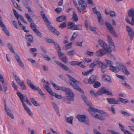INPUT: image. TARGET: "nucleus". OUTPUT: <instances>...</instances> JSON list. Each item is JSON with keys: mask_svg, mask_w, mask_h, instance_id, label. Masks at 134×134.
Segmentation results:
<instances>
[{"mask_svg": "<svg viewBox=\"0 0 134 134\" xmlns=\"http://www.w3.org/2000/svg\"><path fill=\"white\" fill-rule=\"evenodd\" d=\"M82 99L86 104L87 105L90 107V108L88 109V110L93 117L101 120L103 121L105 120V118L103 116L100 114H97L95 112H97L100 114H103L104 113L103 111L91 107V102L90 101L87 100L86 96L84 95H82Z\"/></svg>", "mask_w": 134, "mask_h": 134, "instance_id": "f257e3e1", "label": "nucleus"}, {"mask_svg": "<svg viewBox=\"0 0 134 134\" xmlns=\"http://www.w3.org/2000/svg\"><path fill=\"white\" fill-rule=\"evenodd\" d=\"M16 94L21 102L25 110L26 111L29 115L31 118H33V114L31 111L24 102L23 100L24 99V97L23 95L21 92L19 91H17L16 92Z\"/></svg>", "mask_w": 134, "mask_h": 134, "instance_id": "f03ea898", "label": "nucleus"}, {"mask_svg": "<svg viewBox=\"0 0 134 134\" xmlns=\"http://www.w3.org/2000/svg\"><path fill=\"white\" fill-rule=\"evenodd\" d=\"M67 75L71 81V82H70V85H71L73 88L76 90L79 91L81 93H83V91L77 85V83H78V81L68 74H67Z\"/></svg>", "mask_w": 134, "mask_h": 134, "instance_id": "7ed1b4c3", "label": "nucleus"}, {"mask_svg": "<svg viewBox=\"0 0 134 134\" xmlns=\"http://www.w3.org/2000/svg\"><path fill=\"white\" fill-rule=\"evenodd\" d=\"M78 120L81 122H84L87 125H89L90 122L87 119V117L85 115H78L76 117Z\"/></svg>", "mask_w": 134, "mask_h": 134, "instance_id": "20e7f679", "label": "nucleus"}, {"mask_svg": "<svg viewBox=\"0 0 134 134\" xmlns=\"http://www.w3.org/2000/svg\"><path fill=\"white\" fill-rule=\"evenodd\" d=\"M68 26H70L68 28H70L72 30H81L82 29V26L81 25H75V23L72 22L68 23Z\"/></svg>", "mask_w": 134, "mask_h": 134, "instance_id": "39448f33", "label": "nucleus"}, {"mask_svg": "<svg viewBox=\"0 0 134 134\" xmlns=\"http://www.w3.org/2000/svg\"><path fill=\"white\" fill-rule=\"evenodd\" d=\"M66 94H68V96L66 97V99L65 100L66 102L68 104H70L71 102L74 100V94L72 90L69 91Z\"/></svg>", "mask_w": 134, "mask_h": 134, "instance_id": "423d86ee", "label": "nucleus"}, {"mask_svg": "<svg viewBox=\"0 0 134 134\" xmlns=\"http://www.w3.org/2000/svg\"><path fill=\"white\" fill-rule=\"evenodd\" d=\"M116 76L118 78L121 79L120 81V82L123 86L129 89H131L132 88L130 85L126 83V82L125 80V77L124 76H121L116 74Z\"/></svg>", "mask_w": 134, "mask_h": 134, "instance_id": "0eeeda50", "label": "nucleus"}, {"mask_svg": "<svg viewBox=\"0 0 134 134\" xmlns=\"http://www.w3.org/2000/svg\"><path fill=\"white\" fill-rule=\"evenodd\" d=\"M97 94L102 95L103 94L113 96V94L111 91H109L107 89L103 87L100 89L97 92Z\"/></svg>", "mask_w": 134, "mask_h": 134, "instance_id": "6e6552de", "label": "nucleus"}, {"mask_svg": "<svg viewBox=\"0 0 134 134\" xmlns=\"http://www.w3.org/2000/svg\"><path fill=\"white\" fill-rule=\"evenodd\" d=\"M98 42L101 47L103 48L104 49L106 50L108 52H111V50L110 48H109V46L104 41L99 40H98Z\"/></svg>", "mask_w": 134, "mask_h": 134, "instance_id": "1a4fd4ad", "label": "nucleus"}, {"mask_svg": "<svg viewBox=\"0 0 134 134\" xmlns=\"http://www.w3.org/2000/svg\"><path fill=\"white\" fill-rule=\"evenodd\" d=\"M54 62L55 63L58 65L63 69H65V70L68 71L70 72H72L71 70L67 66L61 63L56 60H54Z\"/></svg>", "mask_w": 134, "mask_h": 134, "instance_id": "9d476101", "label": "nucleus"}, {"mask_svg": "<svg viewBox=\"0 0 134 134\" xmlns=\"http://www.w3.org/2000/svg\"><path fill=\"white\" fill-rule=\"evenodd\" d=\"M108 41L110 46L109 48L111 49H113L115 48V46L111 37L109 36H107Z\"/></svg>", "mask_w": 134, "mask_h": 134, "instance_id": "9b49d317", "label": "nucleus"}, {"mask_svg": "<svg viewBox=\"0 0 134 134\" xmlns=\"http://www.w3.org/2000/svg\"><path fill=\"white\" fill-rule=\"evenodd\" d=\"M0 26L2 27V30L8 36H9V32L7 30L5 26L3 24L1 17L0 18Z\"/></svg>", "mask_w": 134, "mask_h": 134, "instance_id": "f8f14e48", "label": "nucleus"}, {"mask_svg": "<svg viewBox=\"0 0 134 134\" xmlns=\"http://www.w3.org/2000/svg\"><path fill=\"white\" fill-rule=\"evenodd\" d=\"M108 102L110 104H119L120 102L118 100L115 99L114 98H108L107 99Z\"/></svg>", "mask_w": 134, "mask_h": 134, "instance_id": "ddd939ff", "label": "nucleus"}, {"mask_svg": "<svg viewBox=\"0 0 134 134\" xmlns=\"http://www.w3.org/2000/svg\"><path fill=\"white\" fill-rule=\"evenodd\" d=\"M78 5L81 6L82 9L84 10L87 7V4L85 3V0H77Z\"/></svg>", "mask_w": 134, "mask_h": 134, "instance_id": "4468645a", "label": "nucleus"}, {"mask_svg": "<svg viewBox=\"0 0 134 134\" xmlns=\"http://www.w3.org/2000/svg\"><path fill=\"white\" fill-rule=\"evenodd\" d=\"M128 13L129 16L132 18L131 21L134 23V8H130L128 10Z\"/></svg>", "mask_w": 134, "mask_h": 134, "instance_id": "2eb2a0df", "label": "nucleus"}, {"mask_svg": "<svg viewBox=\"0 0 134 134\" xmlns=\"http://www.w3.org/2000/svg\"><path fill=\"white\" fill-rule=\"evenodd\" d=\"M108 52L106 50L104 49H100L97 51L96 53V55L98 56L102 57L106 54Z\"/></svg>", "mask_w": 134, "mask_h": 134, "instance_id": "dca6fc26", "label": "nucleus"}, {"mask_svg": "<svg viewBox=\"0 0 134 134\" xmlns=\"http://www.w3.org/2000/svg\"><path fill=\"white\" fill-rule=\"evenodd\" d=\"M48 26L50 31L52 32L54 34L57 36L59 35V32L54 27H52L51 25L49 24L48 25Z\"/></svg>", "mask_w": 134, "mask_h": 134, "instance_id": "f3484780", "label": "nucleus"}, {"mask_svg": "<svg viewBox=\"0 0 134 134\" xmlns=\"http://www.w3.org/2000/svg\"><path fill=\"white\" fill-rule=\"evenodd\" d=\"M4 106L5 110L8 115L12 119H14V117L13 115L12 114L11 110L9 108H6V105L5 104Z\"/></svg>", "mask_w": 134, "mask_h": 134, "instance_id": "a211bd4d", "label": "nucleus"}, {"mask_svg": "<svg viewBox=\"0 0 134 134\" xmlns=\"http://www.w3.org/2000/svg\"><path fill=\"white\" fill-rule=\"evenodd\" d=\"M96 80V76H91L88 79V82L90 84H93Z\"/></svg>", "mask_w": 134, "mask_h": 134, "instance_id": "6ab92c4d", "label": "nucleus"}, {"mask_svg": "<svg viewBox=\"0 0 134 134\" xmlns=\"http://www.w3.org/2000/svg\"><path fill=\"white\" fill-rule=\"evenodd\" d=\"M119 125L120 130L122 132H124L125 134H132L131 132L125 129V127L122 125L120 123H119Z\"/></svg>", "mask_w": 134, "mask_h": 134, "instance_id": "aec40b11", "label": "nucleus"}, {"mask_svg": "<svg viewBox=\"0 0 134 134\" xmlns=\"http://www.w3.org/2000/svg\"><path fill=\"white\" fill-rule=\"evenodd\" d=\"M25 36L26 39L30 43H32L33 41V38L32 36L29 33H26Z\"/></svg>", "mask_w": 134, "mask_h": 134, "instance_id": "412c9836", "label": "nucleus"}, {"mask_svg": "<svg viewBox=\"0 0 134 134\" xmlns=\"http://www.w3.org/2000/svg\"><path fill=\"white\" fill-rule=\"evenodd\" d=\"M51 104L55 111H56L57 114L59 116H60V114L59 109L57 104L53 102H51Z\"/></svg>", "mask_w": 134, "mask_h": 134, "instance_id": "4be33fe9", "label": "nucleus"}, {"mask_svg": "<svg viewBox=\"0 0 134 134\" xmlns=\"http://www.w3.org/2000/svg\"><path fill=\"white\" fill-rule=\"evenodd\" d=\"M99 62V59H96L93 62L91 63L89 66V67L91 68H92L95 67L98 64V63Z\"/></svg>", "mask_w": 134, "mask_h": 134, "instance_id": "5701e85b", "label": "nucleus"}, {"mask_svg": "<svg viewBox=\"0 0 134 134\" xmlns=\"http://www.w3.org/2000/svg\"><path fill=\"white\" fill-rule=\"evenodd\" d=\"M33 90L35 91H37L38 93L42 97H44L45 95L44 94L43 92L39 87H36V86Z\"/></svg>", "mask_w": 134, "mask_h": 134, "instance_id": "b1692460", "label": "nucleus"}, {"mask_svg": "<svg viewBox=\"0 0 134 134\" xmlns=\"http://www.w3.org/2000/svg\"><path fill=\"white\" fill-rule=\"evenodd\" d=\"M71 19L73 21L77 22L78 20L77 15L74 11L73 12L72 17Z\"/></svg>", "mask_w": 134, "mask_h": 134, "instance_id": "393cba45", "label": "nucleus"}, {"mask_svg": "<svg viewBox=\"0 0 134 134\" xmlns=\"http://www.w3.org/2000/svg\"><path fill=\"white\" fill-rule=\"evenodd\" d=\"M73 119L74 118L73 117L70 116L66 118V121L67 123L72 124L73 122Z\"/></svg>", "mask_w": 134, "mask_h": 134, "instance_id": "a878e982", "label": "nucleus"}, {"mask_svg": "<svg viewBox=\"0 0 134 134\" xmlns=\"http://www.w3.org/2000/svg\"><path fill=\"white\" fill-rule=\"evenodd\" d=\"M116 65L117 68L119 70V71L120 70H121L124 66L122 63L119 62L116 63Z\"/></svg>", "mask_w": 134, "mask_h": 134, "instance_id": "bb28decb", "label": "nucleus"}, {"mask_svg": "<svg viewBox=\"0 0 134 134\" xmlns=\"http://www.w3.org/2000/svg\"><path fill=\"white\" fill-rule=\"evenodd\" d=\"M60 90H62L64 91H65L66 93H68L71 90L70 88H66L64 87L63 86H61L60 87Z\"/></svg>", "mask_w": 134, "mask_h": 134, "instance_id": "cd10ccee", "label": "nucleus"}, {"mask_svg": "<svg viewBox=\"0 0 134 134\" xmlns=\"http://www.w3.org/2000/svg\"><path fill=\"white\" fill-rule=\"evenodd\" d=\"M27 82L28 85L33 90L35 87L36 86L34 85L31 81L29 80H27Z\"/></svg>", "mask_w": 134, "mask_h": 134, "instance_id": "c85d7f7f", "label": "nucleus"}, {"mask_svg": "<svg viewBox=\"0 0 134 134\" xmlns=\"http://www.w3.org/2000/svg\"><path fill=\"white\" fill-rule=\"evenodd\" d=\"M125 74L128 75L130 74V73L127 70L126 67L124 66L121 70Z\"/></svg>", "mask_w": 134, "mask_h": 134, "instance_id": "c756f323", "label": "nucleus"}, {"mask_svg": "<svg viewBox=\"0 0 134 134\" xmlns=\"http://www.w3.org/2000/svg\"><path fill=\"white\" fill-rule=\"evenodd\" d=\"M66 17L64 16H61L58 17L57 19L56 20L58 22H62L66 19Z\"/></svg>", "mask_w": 134, "mask_h": 134, "instance_id": "7c9ffc66", "label": "nucleus"}, {"mask_svg": "<svg viewBox=\"0 0 134 134\" xmlns=\"http://www.w3.org/2000/svg\"><path fill=\"white\" fill-rule=\"evenodd\" d=\"M31 102L32 103L36 106H39L40 105L37 101H36L35 99L33 98H31L30 99Z\"/></svg>", "mask_w": 134, "mask_h": 134, "instance_id": "2f4dec72", "label": "nucleus"}, {"mask_svg": "<svg viewBox=\"0 0 134 134\" xmlns=\"http://www.w3.org/2000/svg\"><path fill=\"white\" fill-rule=\"evenodd\" d=\"M103 78L104 80L107 82H109L110 81V77L108 75L104 74L103 75Z\"/></svg>", "mask_w": 134, "mask_h": 134, "instance_id": "473e14b6", "label": "nucleus"}, {"mask_svg": "<svg viewBox=\"0 0 134 134\" xmlns=\"http://www.w3.org/2000/svg\"><path fill=\"white\" fill-rule=\"evenodd\" d=\"M30 26L34 31L37 29H36V26L34 22H31V23L30 25Z\"/></svg>", "mask_w": 134, "mask_h": 134, "instance_id": "72a5a7b5", "label": "nucleus"}, {"mask_svg": "<svg viewBox=\"0 0 134 134\" xmlns=\"http://www.w3.org/2000/svg\"><path fill=\"white\" fill-rule=\"evenodd\" d=\"M109 69L115 72H119V70L118 69L117 67L116 68L113 65L110 67H109Z\"/></svg>", "mask_w": 134, "mask_h": 134, "instance_id": "f704fd0d", "label": "nucleus"}, {"mask_svg": "<svg viewBox=\"0 0 134 134\" xmlns=\"http://www.w3.org/2000/svg\"><path fill=\"white\" fill-rule=\"evenodd\" d=\"M82 63V62L77 61H72L70 63V64L72 65H80V64Z\"/></svg>", "mask_w": 134, "mask_h": 134, "instance_id": "c9c22d12", "label": "nucleus"}, {"mask_svg": "<svg viewBox=\"0 0 134 134\" xmlns=\"http://www.w3.org/2000/svg\"><path fill=\"white\" fill-rule=\"evenodd\" d=\"M99 66L101 68V69H103L104 68H106V66L105 65V64L99 60V62L98 63Z\"/></svg>", "mask_w": 134, "mask_h": 134, "instance_id": "e433bc0d", "label": "nucleus"}, {"mask_svg": "<svg viewBox=\"0 0 134 134\" xmlns=\"http://www.w3.org/2000/svg\"><path fill=\"white\" fill-rule=\"evenodd\" d=\"M71 45V43H69L64 46L63 47V49L64 50H66L70 48Z\"/></svg>", "mask_w": 134, "mask_h": 134, "instance_id": "4c0bfd02", "label": "nucleus"}, {"mask_svg": "<svg viewBox=\"0 0 134 134\" xmlns=\"http://www.w3.org/2000/svg\"><path fill=\"white\" fill-rule=\"evenodd\" d=\"M20 86L21 89L23 90H25L26 89V87L25 84L23 81H22L20 83V84H19Z\"/></svg>", "mask_w": 134, "mask_h": 134, "instance_id": "58836bf2", "label": "nucleus"}, {"mask_svg": "<svg viewBox=\"0 0 134 134\" xmlns=\"http://www.w3.org/2000/svg\"><path fill=\"white\" fill-rule=\"evenodd\" d=\"M13 4L14 6L16 9L20 11H22V10L21 9V7L17 3L15 2Z\"/></svg>", "mask_w": 134, "mask_h": 134, "instance_id": "ea45409f", "label": "nucleus"}, {"mask_svg": "<svg viewBox=\"0 0 134 134\" xmlns=\"http://www.w3.org/2000/svg\"><path fill=\"white\" fill-rule=\"evenodd\" d=\"M110 32L115 37H117L118 36L116 33V32L114 29L113 28L109 30Z\"/></svg>", "mask_w": 134, "mask_h": 134, "instance_id": "a19ab883", "label": "nucleus"}, {"mask_svg": "<svg viewBox=\"0 0 134 134\" xmlns=\"http://www.w3.org/2000/svg\"><path fill=\"white\" fill-rule=\"evenodd\" d=\"M106 62L107 66H109L110 67L113 66L114 64L113 62L109 60H106Z\"/></svg>", "mask_w": 134, "mask_h": 134, "instance_id": "79ce46f5", "label": "nucleus"}, {"mask_svg": "<svg viewBox=\"0 0 134 134\" xmlns=\"http://www.w3.org/2000/svg\"><path fill=\"white\" fill-rule=\"evenodd\" d=\"M99 22L101 24H104V21L102 18L101 14L97 16Z\"/></svg>", "mask_w": 134, "mask_h": 134, "instance_id": "37998d69", "label": "nucleus"}, {"mask_svg": "<svg viewBox=\"0 0 134 134\" xmlns=\"http://www.w3.org/2000/svg\"><path fill=\"white\" fill-rule=\"evenodd\" d=\"M14 77L16 82L19 84H20L21 81L19 77L16 75H14Z\"/></svg>", "mask_w": 134, "mask_h": 134, "instance_id": "c03bdc74", "label": "nucleus"}, {"mask_svg": "<svg viewBox=\"0 0 134 134\" xmlns=\"http://www.w3.org/2000/svg\"><path fill=\"white\" fill-rule=\"evenodd\" d=\"M128 32L129 36L131 38V40H132L134 34L133 30H132L131 31H129Z\"/></svg>", "mask_w": 134, "mask_h": 134, "instance_id": "a18cd8bd", "label": "nucleus"}, {"mask_svg": "<svg viewBox=\"0 0 134 134\" xmlns=\"http://www.w3.org/2000/svg\"><path fill=\"white\" fill-rule=\"evenodd\" d=\"M105 25L109 30L113 28L112 25L109 23L106 22L105 23Z\"/></svg>", "mask_w": 134, "mask_h": 134, "instance_id": "49530a36", "label": "nucleus"}, {"mask_svg": "<svg viewBox=\"0 0 134 134\" xmlns=\"http://www.w3.org/2000/svg\"><path fill=\"white\" fill-rule=\"evenodd\" d=\"M92 9L94 13L97 14V16L101 14L100 13L99 11L97 10L96 7H95L93 8Z\"/></svg>", "mask_w": 134, "mask_h": 134, "instance_id": "de8ad7c7", "label": "nucleus"}, {"mask_svg": "<svg viewBox=\"0 0 134 134\" xmlns=\"http://www.w3.org/2000/svg\"><path fill=\"white\" fill-rule=\"evenodd\" d=\"M119 101V102L120 101L124 104L127 103L129 102L128 100H127L122 98H120Z\"/></svg>", "mask_w": 134, "mask_h": 134, "instance_id": "09e8293b", "label": "nucleus"}, {"mask_svg": "<svg viewBox=\"0 0 134 134\" xmlns=\"http://www.w3.org/2000/svg\"><path fill=\"white\" fill-rule=\"evenodd\" d=\"M13 10L15 17L18 20L19 18V15L15 9H13Z\"/></svg>", "mask_w": 134, "mask_h": 134, "instance_id": "8fccbe9b", "label": "nucleus"}, {"mask_svg": "<svg viewBox=\"0 0 134 134\" xmlns=\"http://www.w3.org/2000/svg\"><path fill=\"white\" fill-rule=\"evenodd\" d=\"M42 56L44 58V59L47 61H49L51 60V58L48 57L47 55H44L43 54H42Z\"/></svg>", "mask_w": 134, "mask_h": 134, "instance_id": "3c124183", "label": "nucleus"}, {"mask_svg": "<svg viewBox=\"0 0 134 134\" xmlns=\"http://www.w3.org/2000/svg\"><path fill=\"white\" fill-rule=\"evenodd\" d=\"M44 87L49 93L52 90L47 85H45Z\"/></svg>", "mask_w": 134, "mask_h": 134, "instance_id": "603ef678", "label": "nucleus"}, {"mask_svg": "<svg viewBox=\"0 0 134 134\" xmlns=\"http://www.w3.org/2000/svg\"><path fill=\"white\" fill-rule=\"evenodd\" d=\"M25 15L29 22H30L32 21V20L30 16L28 14H26Z\"/></svg>", "mask_w": 134, "mask_h": 134, "instance_id": "864d4df0", "label": "nucleus"}, {"mask_svg": "<svg viewBox=\"0 0 134 134\" xmlns=\"http://www.w3.org/2000/svg\"><path fill=\"white\" fill-rule=\"evenodd\" d=\"M100 85V83L98 82H96L93 85V87L95 88H97L99 87Z\"/></svg>", "mask_w": 134, "mask_h": 134, "instance_id": "5fc2aeb1", "label": "nucleus"}, {"mask_svg": "<svg viewBox=\"0 0 134 134\" xmlns=\"http://www.w3.org/2000/svg\"><path fill=\"white\" fill-rule=\"evenodd\" d=\"M78 36V35L77 34L76 32H74L73 34L72 37V38L70 39L71 41L74 40V39Z\"/></svg>", "mask_w": 134, "mask_h": 134, "instance_id": "6e6d98bb", "label": "nucleus"}, {"mask_svg": "<svg viewBox=\"0 0 134 134\" xmlns=\"http://www.w3.org/2000/svg\"><path fill=\"white\" fill-rule=\"evenodd\" d=\"M52 85L54 87L56 90H60V87L56 84L55 83H52Z\"/></svg>", "mask_w": 134, "mask_h": 134, "instance_id": "4d7b16f0", "label": "nucleus"}, {"mask_svg": "<svg viewBox=\"0 0 134 134\" xmlns=\"http://www.w3.org/2000/svg\"><path fill=\"white\" fill-rule=\"evenodd\" d=\"M66 26L65 22H64L61 24L59 26V27L61 28H63Z\"/></svg>", "mask_w": 134, "mask_h": 134, "instance_id": "13d9d810", "label": "nucleus"}, {"mask_svg": "<svg viewBox=\"0 0 134 134\" xmlns=\"http://www.w3.org/2000/svg\"><path fill=\"white\" fill-rule=\"evenodd\" d=\"M15 58L16 59L17 62H19L20 61H21L19 55L17 54H16L15 55Z\"/></svg>", "mask_w": 134, "mask_h": 134, "instance_id": "bf43d9fd", "label": "nucleus"}, {"mask_svg": "<svg viewBox=\"0 0 134 134\" xmlns=\"http://www.w3.org/2000/svg\"><path fill=\"white\" fill-rule=\"evenodd\" d=\"M12 85L13 87L14 88L15 90H18V87L14 82H12Z\"/></svg>", "mask_w": 134, "mask_h": 134, "instance_id": "052dcab7", "label": "nucleus"}, {"mask_svg": "<svg viewBox=\"0 0 134 134\" xmlns=\"http://www.w3.org/2000/svg\"><path fill=\"white\" fill-rule=\"evenodd\" d=\"M18 63L19 64V65L20 66V67L23 69H25V67H24V64L22 62L21 60L19 62H18Z\"/></svg>", "mask_w": 134, "mask_h": 134, "instance_id": "680f3d73", "label": "nucleus"}, {"mask_svg": "<svg viewBox=\"0 0 134 134\" xmlns=\"http://www.w3.org/2000/svg\"><path fill=\"white\" fill-rule=\"evenodd\" d=\"M43 20L44 21L48 23H49V21L47 19L46 15H44L43 17H42Z\"/></svg>", "mask_w": 134, "mask_h": 134, "instance_id": "e2e57ef3", "label": "nucleus"}, {"mask_svg": "<svg viewBox=\"0 0 134 134\" xmlns=\"http://www.w3.org/2000/svg\"><path fill=\"white\" fill-rule=\"evenodd\" d=\"M86 54L90 56H92L93 55L94 53L93 52H91L90 51H87L86 52Z\"/></svg>", "mask_w": 134, "mask_h": 134, "instance_id": "0e129e2a", "label": "nucleus"}, {"mask_svg": "<svg viewBox=\"0 0 134 134\" xmlns=\"http://www.w3.org/2000/svg\"><path fill=\"white\" fill-rule=\"evenodd\" d=\"M111 52H109L108 54V56L110 57L113 60H115V58L114 57L113 55L111 54L110 53Z\"/></svg>", "mask_w": 134, "mask_h": 134, "instance_id": "69168bd1", "label": "nucleus"}, {"mask_svg": "<svg viewBox=\"0 0 134 134\" xmlns=\"http://www.w3.org/2000/svg\"><path fill=\"white\" fill-rule=\"evenodd\" d=\"M29 51L31 53L35 52L36 51L37 49L35 48H30L29 49Z\"/></svg>", "mask_w": 134, "mask_h": 134, "instance_id": "338daca9", "label": "nucleus"}, {"mask_svg": "<svg viewBox=\"0 0 134 134\" xmlns=\"http://www.w3.org/2000/svg\"><path fill=\"white\" fill-rule=\"evenodd\" d=\"M108 131L112 134H120L119 133L115 132L114 130H108Z\"/></svg>", "mask_w": 134, "mask_h": 134, "instance_id": "774afa93", "label": "nucleus"}]
</instances>
